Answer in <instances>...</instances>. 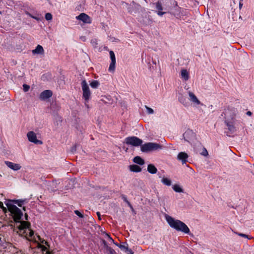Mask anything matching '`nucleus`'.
Segmentation results:
<instances>
[{
  "mask_svg": "<svg viewBox=\"0 0 254 254\" xmlns=\"http://www.w3.org/2000/svg\"><path fill=\"white\" fill-rule=\"evenodd\" d=\"M8 210L10 212L15 222L14 227L17 228L16 232L21 236L25 237L27 240L35 242L44 244L49 247L47 242L41 238L39 235L35 236L34 232L30 228V224L29 223L25 221H21L20 219L23 215L21 210L15 205H12L8 202L6 203ZM39 248H41L43 251H46L47 248L43 245L38 243Z\"/></svg>",
  "mask_w": 254,
  "mask_h": 254,
  "instance_id": "nucleus-1",
  "label": "nucleus"
},
{
  "mask_svg": "<svg viewBox=\"0 0 254 254\" xmlns=\"http://www.w3.org/2000/svg\"><path fill=\"white\" fill-rule=\"evenodd\" d=\"M165 218L170 227L178 232L184 234H190V230L188 226L180 220L176 219L172 217L165 215Z\"/></svg>",
  "mask_w": 254,
  "mask_h": 254,
  "instance_id": "nucleus-2",
  "label": "nucleus"
},
{
  "mask_svg": "<svg viewBox=\"0 0 254 254\" xmlns=\"http://www.w3.org/2000/svg\"><path fill=\"white\" fill-rule=\"evenodd\" d=\"M162 149V146L158 143L148 142L141 146V150L143 152H148Z\"/></svg>",
  "mask_w": 254,
  "mask_h": 254,
  "instance_id": "nucleus-3",
  "label": "nucleus"
},
{
  "mask_svg": "<svg viewBox=\"0 0 254 254\" xmlns=\"http://www.w3.org/2000/svg\"><path fill=\"white\" fill-rule=\"evenodd\" d=\"M238 114V110L234 107H228L225 110V120L235 121V118Z\"/></svg>",
  "mask_w": 254,
  "mask_h": 254,
  "instance_id": "nucleus-4",
  "label": "nucleus"
},
{
  "mask_svg": "<svg viewBox=\"0 0 254 254\" xmlns=\"http://www.w3.org/2000/svg\"><path fill=\"white\" fill-rule=\"evenodd\" d=\"M125 143L132 146H139L142 143V140L136 136H130L125 138Z\"/></svg>",
  "mask_w": 254,
  "mask_h": 254,
  "instance_id": "nucleus-5",
  "label": "nucleus"
},
{
  "mask_svg": "<svg viewBox=\"0 0 254 254\" xmlns=\"http://www.w3.org/2000/svg\"><path fill=\"white\" fill-rule=\"evenodd\" d=\"M82 90L83 91V98L86 102H88L91 96V92L89 87L85 80H83L81 82Z\"/></svg>",
  "mask_w": 254,
  "mask_h": 254,
  "instance_id": "nucleus-6",
  "label": "nucleus"
},
{
  "mask_svg": "<svg viewBox=\"0 0 254 254\" xmlns=\"http://www.w3.org/2000/svg\"><path fill=\"white\" fill-rule=\"evenodd\" d=\"M27 137L29 141L36 144H42L43 142L37 139L36 134L33 131H28L27 133Z\"/></svg>",
  "mask_w": 254,
  "mask_h": 254,
  "instance_id": "nucleus-7",
  "label": "nucleus"
},
{
  "mask_svg": "<svg viewBox=\"0 0 254 254\" xmlns=\"http://www.w3.org/2000/svg\"><path fill=\"white\" fill-rule=\"evenodd\" d=\"M183 136L185 141L191 143L195 138V133L192 130L187 129L184 133Z\"/></svg>",
  "mask_w": 254,
  "mask_h": 254,
  "instance_id": "nucleus-8",
  "label": "nucleus"
},
{
  "mask_svg": "<svg viewBox=\"0 0 254 254\" xmlns=\"http://www.w3.org/2000/svg\"><path fill=\"white\" fill-rule=\"evenodd\" d=\"M188 94L189 96V100L193 106H196L201 105L200 101L192 92L189 91L188 92Z\"/></svg>",
  "mask_w": 254,
  "mask_h": 254,
  "instance_id": "nucleus-9",
  "label": "nucleus"
},
{
  "mask_svg": "<svg viewBox=\"0 0 254 254\" xmlns=\"http://www.w3.org/2000/svg\"><path fill=\"white\" fill-rule=\"evenodd\" d=\"M109 54L111 62L110 64L108 70L110 72H114L115 69L116 57L114 52L112 51H110Z\"/></svg>",
  "mask_w": 254,
  "mask_h": 254,
  "instance_id": "nucleus-10",
  "label": "nucleus"
},
{
  "mask_svg": "<svg viewBox=\"0 0 254 254\" xmlns=\"http://www.w3.org/2000/svg\"><path fill=\"white\" fill-rule=\"evenodd\" d=\"M76 19L82 21L84 23L90 24L92 20L90 17L86 14L82 13L76 17Z\"/></svg>",
  "mask_w": 254,
  "mask_h": 254,
  "instance_id": "nucleus-11",
  "label": "nucleus"
},
{
  "mask_svg": "<svg viewBox=\"0 0 254 254\" xmlns=\"http://www.w3.org/2000/svg\"><path fill=\"white\" fill-rule=\"evenodd\" d=\"M53 95L50 90H46L43 91L39 95V99L41 100H45L50 98Z\"/></svg>",
  "mask_w": 254,
  "mask_h": 254,
  "instance_id": "nucleus-12",
  "label": "nucleus"
},
{
  "mask_svg": "<svg viewBox=\"0 0 254 254\" xmlns=\"http://www.w3.org/2000/svg\"><path fill=\"white\" fill-rule=\"evenodd\" d=\"M188 158L189 155L185 152H181L177 155V159L181 161L183 164L186 163Z\"/></svg>",
  "mask_w": 254,
  "mask_h": 254,
  "instance_id": "nucleus-13",
  "label": "nucleus"
},
{
  "mask_svg": "<svg viewBox=\"0 0 254 254\" xmlns=\"http://www.w3.org/2000/svg\"><path fill=\"white\" fill-rule=\"evenodd\" d=\"M5 164L6 166L14 171H17L21 169V167L19 164L14 163L9 161H5Z\"/></svg>",
  "mask_w": 254,
  "mask_h": 254,
  "instance_id": "nucleus-14",
  "label": "nucleus"
},
{
  "mask_svg": "<svg viewBox=\"0 0 254 254\" xmlns=\"http://www.w3.org/2000/svg\"><path fill=\"white\" fill-rule=\"evenodd\" d=\"M115 244L119 248H120L121 250L125 252L128 254H133V252H132V251L128 248L127 244H118L117 243H115Z\"/></svg>",
  "mask_w": 254,
  "mask_h": 254,
  "instance_id": "nucleus-15",
  "label": "nucleus"
},
{
  "mask_svg": "<svg viewBox=\"0 0 254 254\" xmlns=\"http://www.w3.org/2000/svg\"><path fill=\"white\" fill-rule=\"evenodd\" d=\"M234 122L235 121L225 120V123L228 127V129L231 133H233L236 131Z\"/></svg>",
  "mask_w": 254,
  "mask_h": 254,
  "instance_id": "nucleus-16",
  "label": "nucleus"
},
{
  "mask_svg": "<svg viewBox=\"0 0 254 254\" xmlns=\"http://www.w3.org/2000/svg\"><path fill=\"white\" fill-rule=\"evenodd\" d=\"M159 178L161 179V182L165 186L170 187L172 185V181L168 177L163 176L162 177L159 176Z\"/></svg>",
  "mask_w": 254,
  "mask_h": 254,
  "instance_id": "nucleus-17",
  "label": "nucleus"
},
{
  "mask_svg": "<svg viewBox=\"0 0 254 254\" xmlns=\"http://www.w3.org/2000/svg\"><path fill=\"white\" fill-rule=\"evenodd\" d=\"M33 55H43L44 53V50L43 47L40 45H38L34 50L32 51Z\"/></svg>",
  "mask_w": 254,
  "mask_h": 254,
  "instance_id": "nucleus-18",
  "label": "nucleus"
},
{
  "mask_svg": "<svg viewBox=\"0 0 254 254\" xmlns=\"http://www.w3.org/2000/svg\"><path fill=\"white\" fill-rule=\"evenodd\" d=\"M181 76L184 80H188L189 79V72L186 69H182L181 72Z\"/></svg>",
  "mask_w": 254,
  "mask_h": 254,
  "instance_id": "nucleus-19",
  "label": "nucleus"
},
{
  "mask_svg": "<svg viewBox=\"0 0 254 254\" xmlns=\"http://www.w3.org/2000/svg\"><path fill=\"white\" fill-rule=\"evenodd\" d=\"M154 4L156 6V8L157 10H158V11L157 12V14L159 16H162L164 13H165V12H162L161 10L163 9L162 5L161 3L159 2H156L154 3Z\"/></svg>",
  "mask_w": 254,
  "mask_h": 254,
  "instance_id": "nucleus-20",
  "label": "nucleus"
},
{
  "mask_svg": "<svg viewBox=\"0 0 254 254\" xmlns=\"http://www.w3.org/2000/svg\"><path fill=\"white\" fill-rule=\"evenodd\" d=\"M147 171L150 174H154L156 173L157 169L153 165L149 164L147 167Z\"/></svg>",
  "mask_w": 254,
  "mask_h": 254,
  "instance_id": "nucleus-21",
  "label": "nucleus"
},
{
  "mask_svg": "<svg viewBox=\"0 0 254 254\" xmlns=\"http://www.w3.org/2000/svg\"><path fill=\"white\" fill-rule=\"evenodd\" d=\"M172 189L176 192H184V190L180 185L175 184L172 186Z\"/></svg>",
  "mask_w": 254,
  "mask_h": 254,
  "instance_id": "nucleus-22",
  "label": "nucleus"
},
{
  "mask_svg": "<svg viewBox=\"0 0 254 254\" xmlns=\"http://www.w3.org/2000/svg\"><path fill=\"white\" fill-rule=\"evenodd\" d=\"M130 170L133 172H140L141 168L137 165H132L129 166Z\"/></svg>",
  "mask_w": 254,
  "mask_h": 254,
  "instance_id": "nucleus-23",
  "label": "nucleus"
},
{
  "mask_svg": "<svg viewBox=\"0 0 254 254\" xmlns=\"http://www.w3.org/2000/svg\"><path fill=\"white\" fill-rule=\"evenodd\" d=\"M133 162L140 165H143L144 164V160L139 156H136L133 158Z\"/></svg>",
  "mask_w": 254,
  "mask_h": 254,
  "instance_id": "nucleus-24",
  "label": "nucleus"
},
{
  "mask_svg": "<svg viewBox=\"0 0 254 254\" xmlns=\"http://www.w3.org/2000/svg\"><path fill=\"white\" fill-rule=\"evenodd\" d=\"M99 85L98 81L97 80H93L90 83V85L93 88H97Z\"/></svg>",
  "mask_w": 254,
  "mask_h": 254,
  "instance_id": "nucleus-25",
  "label": "nucleus"
},
{
  "mask_svg": "<svg viewBox=\"0 0 254 254\" xmlns=\"http://www.w3.org/2000/svg\"><path fill=\"white\" fill-rule=\"evenodd\" d=\"M25 13H26V15H28L29 16L31 17V18H33L34 19H36L37 21H40V18L39 17H37V16H33V15H32V14H31L29 12H28L27 11H25Z\"/></svg>",
  "mask_w": 254,
  "mask_h": 254,
  "instance_id": "nucleus-26",
  "label": "nucleus"
},
{
  "mask_svg": "<svg viewBox=\"0 0 254 254\" xmlns=\"http://www.w3.org/2000/svg\"><path fill=\"white\" fill-rule=\"evenodd\" d=\"M53 16L50 13H47L45 14V18L47 20L50 21L52 19Z\"/></svg>",
  "mask_w": 254,
  "mask_h": 254,
  "instance_id": "nucleus-27",
  "label": "nucleus"
},
{
  "mask_svg": "<svg viewBox=\"0 0 254 254\" xmlns=\"http://www.w3.org/2000/svg\"><path fill=\"white\" fill-rule=\"evenodd\" d=\"M146 112L148 114H153L154 113V110L147 106H145Z\"/></svg>",
  "mask_w": 254,
  "mask_h": 254,
  "instance_id": "nucleus-28",
  "label": "nucleus"
},
{
  "mask_svg": "<svg viewBox=\"0 0 254 254\" xmlns=\"http://www.w3.org/2000/svg\"><path fill=\"white\" fill-rule=\"evenodd\" d=\"M200 154L204 156H207L208 155V153L205 148H203L202 151Z\"/></svg>",
  "mask_w": 254,
  "mask_h": 254,
  "instance_id": "nucleus-29",
  "label": "nucleus"
},
{
  "mask_svg": "<svg viewBox=\"0 0 254 254\" xmlns=\"http://www.w3.org/2000/svg\"><path fill=\"white\" fill-rule=\"evenodd\" d=\"M29 88H30V86L29 85L25 84L23 85V91L24 92L28 91L29 90Z\"/></svg>",
  "mask_w": 254,
  "mask_h": 254,
  "instance_id": "nucleus-30",
  "label": "nucleus"
},
{
  "mask_svg": "<svg viewBox=\"0 0 254 254\" xmlns=\"http://www.w3.org/2000/svg\"><path fill=\"white\" fill-rule=\"evenodd\" d=\"M74 213L76 215H77L80 218L83 217V215L81 213H80L78 210H75Z\"/></svg>",
  "mask_w": 254,
  "mask_h": 254,
  "instance_id": "nucleus-31",
  "label": "nucleus"
},
{
  "mask_svg": "<svg viewBox=\"0 0 254 254\" xmlns=\"http://www.w3.org/2000/svg\"><path fill=\"white\" fill-rule=\"evenodd\" d=\"M238 235L240 236H241L242 237H244V238H247V239H250V238L249 237V236H248V235H247L246 234H242V233H239Z\"/></svg>",
  "mask_w": 254,
  "mask_h": 254,
  "instance_id": "nucleus-32",
  "label": "nucleus"
},
{
  "mask_svg": "<svg viewBox=\"0 0 254 254\" xmlns=\"http://www.w3.org/2000/svg\"><path fill=\"white\" fill-rule=\"evenodd\" d=\"M179 101L180 102L182 103L184 105L186 106V102H185V100L184 99H183V98H180L179 99Z\"/></svg>",
  "mask_w": 254,
  "mask_h": 254,
  "instance_id": "nucleus-33",
  "label": "nucleus"
},
{
  "mask_svg": "<svg viewBox=\"0 0 254 254\" xmlns=\"http://www.w3.org/2000/svg\"><path fill=\"white\" fill-rule=\"evenodd\" d=\"M123 198L124 199V200L126 202H127L128 203V205H129L130 207H131V206L130 204V203H129V202L127 201V197H126L125 195L123 196Z\"/></svg>",
  "mask_w": 254,
  "mask_h": 254,
  "instance_id": "nucleus-34",
  "label": "nucleus"
},
{
  "mask_svg": "<svg viewBox=\"0 0 254 254\" xmlns=\"http://www.w3.org/2000/svg\"><path fill=\"white\" fill-rule=\"evenodd\" d=\"M107 237H108V239H109V240H110L112 242L114 243V244L115 243H114V240H113V239L110 237V235H108V234H107Z\"/></svg>",
  "mask_w": 254,
  "mask_h": 254,
  "instance_id": "nucleus-35",
  "label": "nucleus"
},
{
  "mask_svg": "<svg viewBox=\"0 0 254 254\" xmlns=\"http://www.w3.org/2000/svg\"><path fill=\"white\" fill-rule=\"evenodd\" d=\"M246 114L249 116H252V113L251 111H248L247 113H246Z\"/></svg>",
  "mask_w": 254,
  "mask_h": 254,
  "instance_id": "nucleus-36",
  "label": "nucleus"
},
{
  "mask_svg": "<svg viewBox=\"0 0 254 254\" xmlns=\"http://www.w3.org/2000/svg\"><path fill=\"white\" fill-rule=\"evenodd\" d=\"M239 8L240 9H241L242 6H243V3L242 2H239Z\"/></svg>",
  "mask_w": 254,
  "mask_h": 254,
  "instance_id": "nucleus-37",
  "label": "nucleus"
},
{
  "mask_svg": "<svg viewBox=\"0 0 254 254\" xmlns=\"http://www.w3.org/2000/svg\"><path fill=\"white\" fill-rule=\"evenodd\" d=\"M55 185H56V183H55V182H52V183H50V186H51V187H54V186H55Z\"/></svg>",
  "mask_w": 254,
  "mask_h": 254,
  "instance_id": "nucleus-38",
  "label": "nucleus"
},
{
  "mask_svg": "<svg viewBox=\"0 0 254 254\" xmlns=\"http://www.w3.org/2000/svg\"><path fill=\"white\" fill-rule=\"evenodd\" d=\"M97 215H98V217H99V219H101V215H100V213H99V212H97Z\"/></svg>",
  "mask_w": 254,
  "mask_h": 254,
  "instance_id": "nucleus-39",
  "label": "nucleus"
},
{
  "mask_svg": "<svg viewBox=\"0 0 254 254\" xmlns=\"http://www.w3.org/2000/svg\"><path fill=\"white\" fill-rule=\"evenodd\" d=\"M0 207L3 208V203L1 202H0Z\"/></svg>",
  "mask_w": 254,
  "mask_h": 254,
  "instance_id": "nucleus-40",
  "label": "nucleus"
},
{
  "mask_svg": "<svg viewBox=\"0 0 254 254\" xmlns=\"http://www.w3.org/2000/svg\"><path fill=\"white\" fill-rule=\"evenodd\" d=\"M45 254H52L50 252L47 251Z\"/></svg>",
  "mask_w": 254,
  "mask_h": 254,
  "instance_id": "nucleus-41",
  "label": "nucleus"
},
{
  "mask_svg": "<svg viewBox=\"0 0 254 254\" xmlns=\"http://www.w3.org/2000/svg\"><path fill=\"white\" fill-rule=\"evenodd\" d=\"M81 39L82 40H83V41H84V40H85V38H84V37H83V38H82V37H81Z\"/></svg>",
  "mask_w": 254,
  "mask_h": 254,
  "instance_id": "nucleus-42",
  "label": "nucleus"
},
{
  "mask_svg": "<svg viewBox=\"0 0 254 254\" xmlns=\"http://www.w3.org/2000/svg\"><path fill=\"white\" fill-rule=\"evenodd\" d=\"M51 190L52 191H54V190H55V189H51Z\"/></svg>",
  "mask_w": 254,
  "mask_h": 254,
  "instance_id": "nucleus-43",
  "label": "nucleus"
},
{
  "mask_svg": "<svg viewBox=\"0 0 254 254\" xmlns=\"http://www.w3.org/2000/svg\"><path fill=\"white\" fill-rule=\"evenodd\" d=\"M0 14H1V12L0 11Z\"/></svg>",
  "mask_w": 254,
  "mask_h": 254,
  "instance_id": "nucleus-44",
  "label": "nucleus"
}]
</instances>
